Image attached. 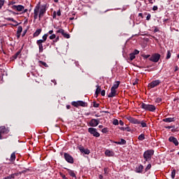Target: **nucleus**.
<instances>
[{
	"label": "nucleus",
	"mask_w": 179,
	"mask_h": 179,
	"mask_svg": "<svg viewBox=\"0 0 179 179\" xmlns=\"http://www.w3.org/2000/svg\"><path fill=\"white\" fill-rule=\"evenodd\" d=\"M45 6L40 5V3L37 4L34 10V19L36 20V19H41L44 16V13H45Z\"/></svg>",
	"instance_id": "nucleus-1"
},
{
	"label": "nucleus",
	"mask_w": 179,
	"mask_h": 179,
	"mask_svg": "<svg viewBox=\"0 0 179 179\" xmlns=\"http://www.w3.org/2000/svg\"><path fill=\"white\" fill-rule=\"evenodd\" d=\"M141 107L143 110H145V111L153 112L156 110V106H155V105L146 104L145 103H141Z\"/></svg>",
	"instance_id": "nucleus-2"
},
{
	"label": "nucleus",
	"mask_w": 179,
	"mask_h": 179,
	"mask_svg": "<svg viewBox=\"0 0 179 179\" xmlns=\"http://www.w3.org/2000/svg\"><path fill=\"white\" fill-rule=\"evenodd\" d=\"M155 154V151L150 150H147L143 154V157L145 159V162H148L152 159V156Z\"/></svg>",
	"instance_id": "nucleus-3"
},
{
	"label": "nucleus",
	"mask_w": 179,
	"mask_h": 179,
	"mask_svg": "<svg viewBox=\"0 0 179 179\" xmlns=\"http://www.w3.org/2000/svg\"><path fill=\"white\" fill-rule=\"evenodd\" d=\"M71 104L73 107H87V103L83 101H73Z\"/></svg>",
	"instance_id": "nucleus-4"
},
{
	"label": "nucleus",
	"mask_w": 179,
	"mask_h": 179,
	"mask_svg": "<svg viewBox=\"0 0 179 179\" xmlns=\"http://www.w3.org/2000/svg\"><path fill=\"white\" fill-rule=\"evenodd\" d=\"M88 132H90L91 135H93V136H95L96 138H99V136H100V133L97 132V129L93 127H90L88 129Z\"/></svg>",
	"instance_id": "nucleus-5"
},
{
	"label": "nucleus",
	"mask_w": 179,
	"mask_h": 179,
	"mask_svg": "<svg viewBox=\"0 0 179 179\" xmlns=\"http://www.w3.org/2000/svg\"><path fill=\"white\" fill-rule=\"evenodd\" d=\"M159 85L160 80H155L148 84V87H150V89H153L154 87H156V86H159Z\"/></svg>",
	"instance_id": "nucleus-6"
},
{
	"label": "nucleus",
	"mask_w": 179,
	"mask_h": 179,
	"mask_svg": "<svg viewBox=\"0 0 179 179\" xmlns=\"http://www.w3.org/2000/svg\"><path fill=\"white\" fill-rule=\"evenodd\" d=\"M159 59H160V55L159 54H155L150 58V61L152 62H159Z\"/></svg>",
	"instance_id": "nucleus-7"
},
{
	"label": "nucleus",
	"mask_w": 179,
	"mask_h": 179,
	"mask_svg": "<svg viewBox=\"0 0 179 179\" xmlns=\"http://www.w3.org/2000/svg\"><path fill=\"white\" fill-rule=\"evenodd\" d=\"M64 159L68 163H71V164L73 163V157L68 153H64Z\"/></svg>",
	"instance_id": "nucleus-8"
},
{
	"label": "nucleus",
	"mask_w": 179,
	"mask_h": 179,
	"mask_svg": "<svg viewBox=\"0 0 179 179\" xmlns=\"http://www.w3.org/2000/svg\"><path fill=\"white\" fill-rule=\"evenodd\" d=\"M100 124V120L97 119H92L90 121V127H97Z\"/></svg>",
	"instance_id": "nucleus-9"
},
{
	"label": "nucleus",
	"mask_w": 179,
	"mask_h": 179,
	"mask_svg": "<svg viewBox=\"0 0 179 179\" xmlns=\"http://www.w3.org/2000/svg\"><path fill=\"white\" fill-rule=\"evenodd\" d=\"M12 9H13L14 10H17V12H22V10H24V6H23L22 5H14L12 6Z\"/></svg>",
	"instance_id": "nucleus-10"
},
{
	"label": "nucleus",
	"mask_w": 179,
	"mask_h": 179,
	"mask_svg": "<svg viewBox=\"0 0 179 179\" xmlns=\"http://www.w3.org/2000/svg\"><path fill=\"white\" fill-rule=\"evenodd\" d=\"M57 33H60V34H62V36H63L65 38H71V36L69 35V34H67L66 32H65V31L62 29H59L57 31Z\"/></svg>",
	"instance_id": "nucleus-11"
},
{
	"label": "nucleus",
	"mask_w": 179,
	"mask_h": 179,
	"mask_svg": "<svg viewBox=\"0 0 179 179\" xmlns=\"http://www.w3.org/2000/svg\"><path fill=\"white\" fill-rule=\"evenodd\" d=\"M43 43L44 42H43L41 40H38L36 41V44L39 48V52H43V51H44V46H43Z\"/></svg>",
	"instance_id": "nucleus-12"
},
{
	"label": "nucleus",
	"mask_w": 179,
	"mask_h": 179,
	"mask_svg": "<svg viewBox=\"0 0 179 179\" xmlns=\"http://www.w3.org/2000/svg\"><path fill=\"white\" fill-rule=\"evenodd\" d=\"M127 120H128V121H129V122H131V124H141V122H139V120H138L131 116L128 117Z\"/></svg>",
	"instance_id": "nucleus-13"
},
{
	"label": "nucleus",
	"mask_w": 179,
	"mask_h": 179,
	"mask_svg": "<svg viewBox=\"0 0 179 179\" xmlns=\"http://www.w3.org/2000/svg\"><path fill=\"white\" fill-rule=\"evenodd\" d=\"M169 142H172V143H174L175 146H178V145H179L178 140H177L173 136L169 137Z\"/></svg>",
	"instance_id": "nucleus-14"
},
{
	"label": "nucleus",
	"mask_w": 179,
	"mask_h": 179,
	"mask_svg": "<svg viewBox=\"0 0 179 179\" xmlns=\"http://www.w3.org/2000/svg\"><path fill=\"white\" fill-rule=\"evenodd\" d=\"M115 153H114V151L110 150H106L105 151V155L107 156L108 157H113Z\"/></svg>",
	"instance_id": "nucleus-15"
},
{
	"label": "nucleus",
	"mask_w": 179,
	"mask_h": 179,
	"mask_svg": "<svg viewBox=\"0 0 179 179\" xmlns=\"http://www.w3.org/2000/svg\"><path fill=\"white\" fill-rule=\"evenodd\" d=\"M117 95V90L113 88H111L110 93L108 95V97H115Z\"/></svg>",
	"instance_id": "nucleus-16"
},
{
	"label": "nucleus",
	"mask_w": 179,
	"mask_h": 179,
	"mask_svg": "<svg viewBox=\"0 0 179 179\" xmlns=\"http://www.w3.org/2000/svg\"><path fill=\"white\" fill-rule=\"evenodd\" d=\"M0 134H9V129H6L5 126H1L0 127Z\"/></svg>",
	"instance_id": "nucleus-17"
},
{
	"label": "nucleus",
	"mask_w": 179,
	"mask_h": 179,
	"mask_svg": "<svg viewBox=\"0 0 179 179\" xmlns=\"http://www.w3.org/2000/svg\"><path fill=\"white\" fill-rule=\"evenodd\" d=\"M22 31H23V28L22 27V26H19L17 27V38H19L20 37V34H21Z\"/></svg>",
	"instance_id": "nucleus-18"
},
{
	"label": "nucleus",
	"mask_w": 179,
	"mask_h": 179,
	"mask_svg": "<svg viewBox=\"0 0 179 179\" xmlns=\"http://www.w3.org/2000/svg\"><path fill=\"white\" fill-rule=\"evenodd\" d=\"M68 173L71 177H73V178H76V174H75V172L71 169H67Z\"/></svg>",
	"instance_id": "nucleus-19"
},
{
	"label": "nucleus",
	"mask_w": 179,
	"mask_h": 179,
	"mask_svg": "<svg viewBox=\"0 0 179 179\" xmlns=\"http://www.w3.org/2000/svg\"><path fill=\"white\" fill-rule=\"evenodd\" d=\"M143 171V165H140L136 168V173H142Z\"/></svg>",
	"instance_id": "nucleus-20"
},
{
	"label": "nucleus",
	"mask_w": 179,
	"mask_h": 179,
	"mask_svg": "<svg viewBox=\"0 0 179 179\" xmlns=\"http://www.w3.org/2000/svg\"><path fill=\"white\" fill-rule=\"evenodd\" d=\"M114 143H116V145H125L127 143V141L122 138L120 141H115Z\"/></svg>",
	"instance_id": "nucleus-21"
},
{
	"label": "nucleus",
	"mask_w": 179,
	"mask_h": 179,
	"mask_svg": "<svg viewBox=\"0 0 179 179\" xmlns=\"http://www.w3.org/2000/svg\"><path fill=\"white\" fill-rule=\"evenodd\" d=\"M164 122H174V117H168L163 119Z\"/></svg>",
	"instance_id": "nucleus-22"
},
{
	"label": "nucleus",
	"mask_w": 179,
	"mask_h": 179,
	"mask_svg": "<svg viewBox=\"0 0 179 179\" xmlns=\"http://www.w3.org/2000/svg\"><path fill=\"white\" fill-rule=\"evenodd\" d=\"M96 90L95 92V94L96 96H99V94H100V92H101V87H100V85H96Z\"/></svg>",
	"instance_id": "nucleus-23"
},
{
	"label": "nucleus",
	"mask_w": 179,
	"mask_h": 179,
	"mask_svg": "<svg viewBox=\"0 0 179 179\" xmlns=\"http://www.w3.org/2000/svg\"><path fill=\"white\" fill-rule=\"evenodd\" d=\"M6 20H8V22H13V23H15V24H14V26H17V22L16 20H15V19L12 18V17H7L6 18Z\"/></svg>",
	"instance_id": "nucleus-24"
},
{
	"label": "nucleus",
	"mask_w": 179,
	"mask_h": 179,
	"mask_svg": "<svg viewBox=\"0 0 179 179\" xmlns=\"http://www.w3.org/2000/svg\"><path fill=\"white\" fill-rule=\"evenodd\" d=\"M119 86H120V81H116L113 84V86L111 87V89H115L116 90V89H118Z\"/></svg>",
	"instance_id": "nucleus-25"
},
{
	"label": "nucleus",
	"mask_w": 179,
	"mask_h": 179,
	"mask_svg": "<svg viewBox=\"0 0 179 179\" xmlns=\"http://www.w3.org/2000/svg\"><path fill=\"white\" fill-rule=\"evenodd\" d=\"M41 33V29H37V30L34 32V37H38V36H40Z\"/></svg>",
	"instance_id": "nucleus-26"
},
{
	"label": "nucleus",
	"mask_w": 179,
	"mask_h": 179,
	"mask_svg": "<svg viewBox=\"0 0 179 179\" xmlns=\"http://www.w3.org/2000/svg\"><path fill=\"white\" fill-rule=\"evenodd\" d=\"M47 37H48V34H44L42 37L43 39L39 40H41L43 43H45V41H47Z\"/></svg>",
	"instance_id": "nucleus-27"
},
{
	"label": "nucleus",
	"mask_w": 179,
	"mask_h": 179,
	"mask_svg": "<svg viewBox=\"0 0 179 179\" xmlns=\"http://www.w3.org/2000/svg\"><path fill=\"white\" fill-rule=\"evenodd\" d=\"M16 159V155L15 154V152H13L10 155V162H15V160Z\"/></svg>",
	"instance_id": "nucleus-28"
},
{
	"label": "nucleus",
	"mask_w": 179,
	"mask_h": 179,
	"mask_svg": "<svg viewBox=\"0 0 179 179\" xmlns=\"http://www.w3.org/2000/svg\"><path fill=\"white\" fill-rule=\"evenodd\" d=\"M15 176H19V173H14V174L10 175L9 176H7V177L4 178V179L15 178Z\"/></svg>",
	"instance_id": "nucleus-29"
},
{
	"label": "nucleus",
	"mask_w": 179,
	"mask_h": 179,
	"mask_svg": "<svg viewBox=\"0 0 179 179\" xmlns=\"http://www.w3.org/2000/svg\"><path fill=\"white\" fill-rule=\"evenodd\" d=\"M39 64L41 66H45V68H48V64H47V63L43 61H39Z\"/></svg>",
	"instance_id": "nucleus-30"
},
{
	"label": "nucleus",
	"mask_w": 179,
	"mask_h": 179,
	"mask_svg": "<svg viewBox=\"0 0 179 179\" xmlns=\"http://www.w3.org/2000/svg\"><path fill=\"white\" fill-rule=\"evenodd\" d=\"M170 58H171V52L168 50L166 54V59H170Z\"/></svg>",
	"instance_id": "nucleus-31"
},
{
	"label": "nucleus",
	"mask_w": 179,
	"mask_h": 179,
	"mask_svg": "<svg viewBox=\"0 0 179 179\" xmlns=\"http://www.w3.org/2000/svg\"><path fill=\"white\" fill-rule=\"evenodd\" d=\"M145 140V134H141L140 136H138V141H143Z\"/></svg>",
	"instance_id": "nucleus-32"
},
{
	"label": "nucleus",
	"mask_w": 179,
	"mask_h": 179,
	"mask_svg": "<svg viewBox=\"0 0 179 179\" xmlns=\"http://www.w3.org/2000/svg\"><path fill=\"white\" fill-rule=\"evenodd\" d=\"M20 54V52H17L13 56V59H16L17 58V57H19V55Z\"/></svg>",
	"instance_id": "nucleus-33"
},
{
	"label": "nucleus",
	"mask_w": 179,
	"mask_h": 179,
	"mask_svg": "<svg viewBox=\"0 0 179 179\" xmlns=\"http://www.w3.org/2000/svg\"><path fill=\"white\" fill-rule=\"evenodd\" d=\"M171 178H176V169H173L171 172Z\"/></svg>",
	"instance_id": "nucleus-34"
},
{
	"label": "nucleus",
	"mask_w": 179,
	"mask_h": 179,
	"mask_svg": "<svg viewBox=\"0 0 179 179\" xmlns=\"http://www.w3.org/2000/svg\"><path fill=\"white\" fill-rule=\"evenodd\" d=\"M139 124H141V127H143V128H146V127H148V124H146V122H140Z\"/></svg>",
	"instance_id": "nucleus-35"
},
{
	"label": "nucleus",
	"mask_w": 179,
	"mask_h": 179,
	"mask_svg": "<svg viewBox=\"0 0 179 179\" xmlns=\"http://www.w3.org/2000/svg\"><path fill=\"white\" fill-rule=\"evenodd\" d=\"M3 5H5V0H0V9H2Z\"/></svg>",
	"instance_id": "nucleus-36"
},
{
	"label": "nucleus",
	"mask_w": 179,
	"mask_h": 179,
	"mask_svg": "<svg viewBox=\"0 0 179 179\" xmlns=\"http://www.w3.org/2000/svg\"><path fill=\"white\" fill-rule=\"evenodd\" d=\"M78 149H79L80 152H81V153H83L85 150V148L82 147V145L79 146Z\"/></svg>",
	"instance_id": "nucleus-37"
},
{
	"label": "nucleus",
	"mask_w": 179,
	"mask_h": 179,
	"mask_svg": "<svg viewBox=\"0 0 179 179\" xmlns=\"http://www.w3.org/2000/svg\"><path fill=\"white\" fill-rule=\"evenodd\" d=\"M150 169H152V164H149L146 168H145V171H148V170H150Z\"/></svg>",
	"instance_id": "nucleus-38"
},
{
	"label": "nucleus",
	"mask_w": 179,
	"mask_h": 179,
	"mask_svg": "<svg viewBox=\"0 0 179 179\" xmlns=\"http://www.w3.org/2000/svg\"><path fill=\"white\" fill-rule=\"evenodd\" d=\"M130 59L131 61H134V59H135V55L133 53L130 54Z\"/></svg>",
	"instance_id": "nucleus-39"
},
{
	"label": "nucleus",
	"mask_w": 179,
	"mask_h": 179,
	"mask_svg": "<svg viewBox=\"0 0 179 179\" xmlns=\"http://www.w3.org/2000/svg\"><path fill=\"white\" fill-rule=\"evenodd\" d=\"M83 153H85V155H90V150H89V149H85L84 150Z\"/></svg>",
	"instance_id": "nucleus-40"
},
{
	"label": "nucleus",
	"mask_w": 179,
	"mask_h": 179,
	"mask_svg": "<svg viewBox=\"0 0 179 179\" xmlns=\"http://www.w3.org/2000/svg\"><path fill=\"white\" fill-rule=\"evenodd\" d=\"M101 132H103V134H107V132H108V129L103 128L102 129Z\"/></svg>",
	"instance_id": "nucleus-41"
},
{
	"label": "nucleus",
	"mask_w": 179,
	"mask_h": 179,
	"mask_svg": "<svg viewBox=\"0 0 179 179\" xmlns=\"http://www.w3.org/2000/svg\"><path fill=\"white\" fill-rule=\"evenodd\" d=\"M55 37H57V36L55 34H52L51 36H50L49 38H50V40H54V38H55Z\"/></svg>",
	"instance_id": "nucleus-42"
},
{
	"label": "nucleus",
	"mask_w": 179,
	"mask_h": 179,
	"mask_svg": "<svg viewBox=\"0 0 179 179\" xmlns=\"http://www.w3.org/2000/svg\"><path fill=\"white\" fill-rule=\"evenodd\" d=\"M113 125H118V120L115 119L113 122Z\"/></svg>",
	"instance_id": "nucleus-43"
},
{
	"label": "nucleus",
	"mask_w": 179,
	"mask_h": 179,
	"mask_svg": "<svg viewBox=\"0 0 179 179\" xmlns=\"http://www.w3.org/2000/svg\"><path fill=\"white\" fill-rule=\"evenodd\" d=\"M99 104L96 103V102H94L93 103V106L95 107V108H97V107H99Z\"/></svg>",
	"instance_id": "nucleus-44"
},
{
	"label": "nucleus",
	"mask_w": 179,
	"mask_h": 179,
	"mask_svg": "<svg viewBox=\"0 0 179 179\" xmlns=\"http://www.w3.org/2000/svg\"><path fill=\"white\" fill-rule=\"evenodd\" d=\"M133 54H134V55H138V54H139V50H135L134 51Z\"/></svg>",
	"instance_id": "nucleus-45"
},
{
	"label": "nucleus",
	"mask_w": 179,
	"mask_h": 179,
	"mask_svg": "<svg viewBox=\"0 0 179 179\" xmlns=\"http://www.w3.org/2000/svg\"><path fill=\"white\" fill-rule=\"evenodd\" d=\"M150 17H152V15L150 14H148L146 17V20H150Z\"/></svg>",
	"instance_id": "nucleus-46"
},
{
	"label": "nucleus",
	"mask_w": 179,
	"mask_h": 179,
	"mask_svg": "<svg viewBox=\"0 0 179 179\" xmlns=\"http://www.w3.org/2000/svg\"><path fill=\"white\" fill-rule=\"evenodd\" d=\"M101 96H106V90H103L102 91H101Z\"/></svg>",
	"instance_id": "nucleus-47"
},
{
	"label": "nucleus",
	"mask_w": 179,
	"mask_h": 179,
	"mask_svg": "<svg viewBox=\"0 0 179 179\" xmlns=\"http://www.w3.org/2000/svg\"><path fill=\"white\" fill-rule=\"evenodd\" d=\"M142 57H143V58L147 59V58H149V57H150V55H143Z\"/></svg>",
	"instance_id": "nucleus-48"
},
{
	"label": "nucleus",
	"mask_w": 179,
	"mask_h": 179,
	"mask_svg": "<svg viewBox=\"0 0 179 179\" xmlns=\"http://www.w3.org/2000/svg\"><path fill=\"white\" fill-rule=\"evenodd\" d=\"M56 15L57 16H60L61 15V10H58L57 12L56 13Z\"/></svg>",
	"instance_id": "nucleus-49"
},
{
	"label": "nucleus",
	"mask_w": 179,
	"mask_h": 179,
	"mask_svg": "<svg viewBox=\"0 0 179 179\" xmlns=\"http://www.w3.org/2000/svg\"><path fill=\"white\" fill-rule=\"evenodd\" d=\"M157 9H159L157 6H154L153 8H152V10H157Z\"/></svg>",
	"instance_id": "nucleus-50"
},
{
	"label": "nucleus",
	"mask_w": 179,
	"mask_h": 179,
	"mask_svg": "<svg viewBox=\"0 0 179 179\" xmlns=\"http://www.w3.org/2000/svg\"><path fill=\"white\" fill-rule=\"evenodd\" d=\"M57 17V12L54 11L53 12V19H55Z\"/></svg>",
	"instance_id": "nucleus-51"
},
{
	"label": "nucleus",
	"mask_w": 179,
	"mask_h": 179,
	"mask_svg": "<svg viewBox=\"0 0 179 179\" xmlns=\"http://www.w3.org/2000/svg\"><path fill=\"white\" fill-rule=\"evenodd\" d=\"M119 124H120V125H121L122 127H123V125H124V122H122V120H120Z\"/></svg>",
	"instance_id": "nucleus-52"
},
{
	"label": "nucleus",
	"mask_w": 179,
	"mask_h": 179,
	"mask_svg": "<svg viewBox=\"0 0 179 179\" xmlns=\"http://www.w3.org/2000/svg\"><path fill=\"white\" fill-rule=\"evenodd\" d=\"M120 129L121 130V131H127V128H125V127H120Z\"/></svg>",
	"instance_id": "nucleus-53"
},
{
	"label": "nucleus",
	"mask_w": 179,
	"mask_h": 179,
	"mask_svg": "<svg viewBox=\"0 0 179 179\" xmlns=\"http://www.w3.org/2000/svg\"><path fill=\"white\" fill-rule=\"evenodd\" d=\"M52 33H54V31L53 30H50V31H48V34L52 35Z\"/></svg>",
	"instance_id": "nucleus-54"
},
{
	"label": "nucleus",
	"mask_w": 179,
	"mask_h": 179,
	"mask_svg": "<svg viewBox=\"0 0 179 179\" xmlns=\"http://www.w3.org/2000/svg\"><path fill=\"white\" fill-rule=\"evenodd\" d=\"M51 82L54 83V85H57V81L55 80H52Z\"/></svg>",
	"instance_id": "nucleus-55"
},
{
	"label": "nucleus",
	"mask_w": 179,
	"mask_h": 179,
	"mask_svg": "<svg viewBox=\"0 0 179 179\" xmlns=\"http://www.w3.org/2000/svg\"><path fill=\"white\" fill-rule=\"evenodd\" d=\"M108 170V169H107V168H105V169H103V171H104L105 174H107Z\"/></svg>",
	"instance_id": "nucleus-56"
},
{
	"label": "nucleus",
	"mask_w": 179,
	"mask_h": 179,
	"mask_svg": "<svg viewBox=\"0 0 179 179\" xmlns=\"http://www.w3.org/2000/svg\"><path fill=\"white\" fill-rule=\"evenodd\" d=\"M177 71H178V66H176L175 67V72H177Z\"/></svg>",
	"instance_id": "nucleus-57"
},
{
	"label": "nucleus",
	"mask_w": 179,
	"mask_h": 179,
	"mask_svg": "<svg viewBox=\"0 0 179 179\" xmlns=\"http://www.w3.org/2000/svg\"><path fill=\"white\" fill-rule=\"evenodd\" d=\"M138 83V80H136L134 83H133V85H137Z\"/></svg>",
	"instance_id": "nucleus-58"
},
{
	"label": "nucleus",
	"mask_w": 179,
	"mask_h": 179,
	"mask_svg": "<svg viewBox=\"0 0 179 179\" xmlns=\"http://www.w3.org/2000/svg\"><path fill=\"white\" fill-rule=\"evenodd\" d=\"M66 108H67V110H69V108H71V106L67 105V106H66Z\"/></svg>",
	"instance_id": "nucleus-59"
},
{
	"label": "nucleus",
	"mask_w": 179,
	"mask_h": 179,
	"mask_svg": "<svg viewBox=\"0 0 179 179\" xmlns=\"http://www.w3.org/2000/svg\"><path fill=\"white\" fill-rule=\"evenodd\" d=\"M148 2H150V3H153V0H148Z\"/></svg>",
	"instance_id": "nucleus-60"
},
{
	"label": "nucleus",
	"mask_w": 179,
	"mask_h": 179,
	"mask_svg": "<svg viewBox=\"0 0 179 179\" xmlns=\"http://www.w3.org/2000/svg\"><path fill=\"white\" fill-rule=\"evenodd\" d=\"M155 33H157V31H159V29H157V28H156L155 30H154Z\"/></svg>",
	"instance_id": "nucleus-61"
},
{
	"label": "nucleus",
	"mask_w": 179,
	"mask_h": 179,
	"mask_svg": "<svg viewBox=\"0 0 179 179\" xmlns=\"http://www.w3.org/2000/svg\"><path fill=\"white\" fill-rule=\"evenodd\" d=\"M157 100V101H162V98H158Z\"/></svg>",
	"instance_id": "nucleus-62"
},
{
	"label": "nucleus",
	"mask_w": 179,
	"mask_h": 179,
	"mask_svg": "<svg viewBox=\"0 0 179 179\" xmlns=\"http://www.w3.org/2000/svg\"><path fill=\"white\" fill-rule=\"evenodd\" d=\"M27 10H28L27 8H26V9L24 10V12H23V13H26V12H27Z\"/></svg>",
	"instance_id": "nucleus-63"
},
{
	"label": "nucleus",
	"mask_w": 179,
	"mask_h": 179,
	"mask_svg": "<svg viewBox=\"0 0 179 179\" xmlns=\"http://www.w3.org/2000/svg\"><path fill=\"white\" fill-rule=\"evenodd\" d=\"M99 178H100V179H103V176L100 175V176H99Z\"/></svg>",
	"instance_id": "nucleus-64"
}]
</instances>
